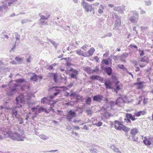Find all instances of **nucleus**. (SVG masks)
Listing matches in <instances>:
<instances>
[{"mask_svg": "<svg viewBox=\"0 0 153 153\" xmlns=\"http://www.w3.org/2000/svg\"><path fill=\"white\" fill-rule=\"evenodd\" d=\"M72 73L77 76L78 74V71L76 70H74V71L72 72Z\"/></svg>", "mask_w": 153, "mask_h": 153, "instance_id": "13d9d810", "label": "nucleus"}, {"mask_svg": "<svg viewBox=\"0 0 153 153\" xmlns=\"http://www.w3.org/2000/svg\"><path fill=\"white\" fill-rule=\"evenodd\" d=\"M39 137L40 138L43 140H46L49 138V137L44 134H42L39 135Z\"/></svg>", "mask_w": 153, "mask_h": 153, "instance_id": "c9c22d12", "label": "nucleus"}, {"mask_svg": "<svg viewBox=\"0 0 153 153\" xmlns=\"http://www.w3.org/2000/svg\"><path fill=\"white\" fill-rule=\"evenodd\" d=\"M145 3L146 5L148 6H149L151 4V2L150 1H146Z\"/></svg>", "mask_w": 153, "mask_h": 153, "instance_id": "69168bd1", "label": "nucleus"}, {"mask_svg": "<svg viewBox=\"0 0 153 153\" xmlns=\"http://www.w3.org/2000/svg\"><path fill=\"white\" fill-rule=\"evenodd\" d=\"M128 56V54L127 53H124L121 56V57L124 59Z\"/></svg>", "mask_w": 153, "mask_h": 153, "instance_id": "de8ad7c7", "label": "nucleus"}, {"mask_svg": "<svg viewBox=\"0 0 153 153\" xmlns=\"http://www.w3.org/2000/svg\"><path fill=\"white\" fill-rule=\"evenodd\" d=\"M84 70L86 72V73L89 74L91 73H93V70H91V68L89 67H83Z\"/></svg>", "mask_w": 153, "mask_h": 153, "instance_id": "aec40b11", "label": "nucleus"}, {"mask_svg": "<svg viewBox=\"0 0 153 153\" xmlns=\"http://www.w3.org/2000/svg\"><path fill=\"white\" fill-rule=\"evenodd\" d=\"M31 22V20L28 19H23L21 21V23L22 24H24L26 23H27L28 22Z\"/></svg>", "mask_w": 153, "mask_h": 153, "instance_id": "58836bf2", "label": "nucleus"}, {"mask_svg": "<svg viewBox=\"0 0 153 153\" xmlns=\"http://www.w3.org/2000/svg\"><path fill=\"white\" fill-rule=\"evenodd\" d=\"M60 78L62 80L63 82L67 80V77L66 76H65L64 78H63L62 76H61Z\"/></svg>", "mask_w": 153, "mask_h": 153, "instance_id": "e2e57ef3", "label": "nucleus"}, {"mask_svg": "<svg viewBox=\"0 0 153 153\" xmlns=\"http://www.w3.org/2000/svg\"><path fill=\"white\" fill-rule=\"evenodd\" d=\"M15 39L16 40L19 41L20 39L21 36L17 32L15 33Z\"/></svg>", "mask_w": 153, "mask_h": 153, "instance_id": "ea45409f", "label": "nucleus"}, {"mask_svg": "<svg viewBox=\"0 0 153 153\" xmlns=\"http://www.w3.org/2000/svg\"><path fill=\"white\" fill-rule=\"evenodd\" d=\"M124 7H125L124 6L115 7L114 8V10L119 12L121 14H123L124 11L125 10Z\"/></svg>", "mask_w": 153, "mask_h": 153, "instance_id": "4468645a", "label": "nucleus"}, {"mask_svg": "<svg viewBox=\"0 0 153 153\" xmlns=\"http://www.w3.org/2000/svg\"><path fill=\"white\" fill-rule=\"evenodd\" d=\"M82 97H81L80 95L77 94L76 95V96H75V98L77 100H79L80 99H82Z\"/></svg>", "mask_w": 153, "mask_h": 153, "instance_id": "49530a36", "label": "nucleus"}, {"mask_svg": "<svg viewBox=\"0 0 153 153\" xmlns=\"http://www.w3.org/2000/svg\"><path fill=\"white\" fill-rule=\"evenodd\" d=\"M131 12L132 13H133V15H134L136 16H137V17H139V14L136 11V10L132 11H131Z\"/></svg>", "mask_w": 153, "mask_h": 153, "instance_id": "79ce46f5", "label": "nucleus"}, {"mask_svg": "<svg viewBox=\"0 0 153 153\" xmlns=\"http://www.w3.org/2000/svg\"><path fill=\"white\" fill-rule=\"evenodd\" d=\"M16 119H17L18 121L20 122L19 124H22L24 122L23 120V119L21 117V116H20V115H19L18 117H17L16 118Z\"/></svg>", "mask_w": 153, "mask_h": 153, "instance_id": "e433bc0d", "label": "nucleus"}, {"mask_svg": "<svg viewBox=\"0 0 153 153\" xmlns=\"http://www.w3.org/2000/svg\"><path fill=\"white\" fill-rule=\"evenodd\" d=\"M90 79L92 80H99L101 82H103L104 79L101 76L98 75H92L90 76Z\"/></svg>", "mask_w": 153, "mask_h": 153, "instance_id": "ddd939ff", "label": "nucleus"}, {"mask_svg": "<svg viewBox=\"0 0 153 153\" xmlns=\"http://www.w3.org/2000/svg\"><path fill=\"white\" fill-rule=\"evenodd\" d=\"M31 114V113L30 112H29L28 114H27L26 116L25 120H27L29 117V115Z\"/></svg>", "mask_w": 153, "mask_h": 153, "instance_id": "4d7b16f0", "label": "nucleus"}, {"mask_svg": "<svg viewBox=\"0 0 153 153\" xmlns=\"http://www.w3.org/2000/svg\"><path fill=\"white\" fill-rule=\"evenodd\" d=\"M117 66L119 68L122 69L125 71H127L128 70L123 65L118 64Z\"/></svg>", "mask_w": 153, "mask_h": 153, "instance_id": "2f4dec72", "label": "nucleus"}, {"mask_svg": "<svg viewBox=\"0 0 153 153\" xmlns=\"http://www.w3.org/2000/svg\"><path fill=\"white\" fill-rule=\"evenodd\" d=\"M81 4L84 9L87 12H91L92 10V6L89 4L85 1H83L81 2Z\"/></svg>", "mask_w": 153, "mask_h": 153, "instance_id": "7ed1b4c3", "label": "nucleus"}, {"mask_svg": "<svg viewBox=\"0 0 153 153\" xmlns=\"http://www.w3.org/2000/svg\"><path fill=\"white\" fill-rule=\"evenodd\" d=\"M12 117L13 119L16 118L19 115H18V111L16 110V107H12L11 108Z\"/></svg>", "mask_w": 153, "mask_h": 153, "instance_id": "9b49d317", "label": "nucleus"}, {"mask_svg": "<svg viewBox=\"0 0 153 153\" xmlns=\"http://www.w3.org/2000/svg\"><path fill=\"white\" fill-rule=\"evenodd\" d=\"M109 63V62L108 59H103L101 62L100 64L101 68L102 69H103L104 66L103 65V64H105L106 65H108Z\"/></svg>", "mask_w": 153, "mask_h": 153, "instance_id": "6ab92c4d", "label": "nucleus"}, {"mask_svg": "<svg viewBox=\"0 0 153 153\" xmlns=\"http://www.w3.org/2000/svg\"><path fill=\"white\" fill-rule=\"evenodd\" d=\"M76 115V112L71 110H69L67 114L65 116L67 118L66 119L69 121H71V119L74 117Z\"/></svg>", "mask_w": 153, "mask_h": 153, "instance_id": "0eeeda50", "label": "nucleus"}, {"mask_svg": "<svg viewBox=\"0 0 153 153\" xmlns=\"http://www.w3.org/2000/svg\"><path fill=\"white\" fill-rule=\"evenodd\" d=\"M49 100L46 97H44L42 98L41 100V102L42 103L44 104L46 102L49 101Z\"/></svg>", "mask_w": 153, "mask_h": 153, "instance_id": "f704fd0d", "label": "nucleus"}, {"mask_svg": "<svg viewBox=\"0 0 153 153\" xmlns=\"http://www.w3.org/2000/svg\"><path fill=\"white\" fill-rule=\"evenodd\" d=\"M47 40L49 41L53 45L55 48L57 49L58 44L54 41L52 39H48V38L47 39Z\"/></svg>", "mask_w": 153, "mask_h": 153, "instance_id": "a878e982", "label": "nucleus"}, {"mask_svg": "<svg viewBox=\"0 0 153 153\" xmlns=\"http://www.w3.org/2000/svg\"><path fill=\"white\" fill-rule=\"evenodd\" d=\"M18 0H11L8 3V5L9 6H11V5L14 3V2H16Z\"/></svg>", "mask_w": 153, "mask_h": 153, "instance_id": "c03bdc74", "label": "nucleus"}, {"mask_svg": "<svg viewBox=\"0 0 153 153\" xmlns=\"http://www.w3.org/2000/svg\"><path fill=\"white\" fill-rule=\"evenodd\" d=\"M103 97L100 94L95 95L93 97V101L97 102H101L103 99Z\"/></svg>", "mask_w": 153, "mask_h": 153, "instance_id": "9d476101", "label": "nucleus"}, {"mask_svg": "<svg viewBox=\"0 0 153 153\" xmlns=\"http://www.w3.org/2000/svg\"><path fill=\"white\" fill-rule=\"evenodd\" d=\"M104 69L107 74L109 75H111L112 74V70L110 67H105L103 69Z\"/></svg>", "mask_w": 153, "mask_h": 153, "instance_id": "a211bd4d", "label": "nucleus"}, {"mask_svg": "<svg viewBox=\"0 0 153 153\" xmlns=\"http://www.w3.org/2000/svg\"><path fill=\"white\" fill-rule=\"evenodd\" d=\"M16 98H19V100L20 101L21 103H24L25 102V98L24 96L23 95H21L19 96L18 97Z\"/></svg>", "mask_w": 153, "mask_h": 153, "instance_id": "c756f323", "label": "nucleus"}, {"mask_svg": "<svg viewBox=\"0 0 153 153\" xmlns=\"http://www.w3.org/2000/svg\"><path fill=\"white\" fill-rule=\"evenodd\" d=\"M70 77L72 78H75V79H76L77 78V75L72 73L70 74Z\"/></svg>", "mask_w": 153, "mask_h": 153, "instance_id": "3c124183", "label": "nucleus"}, {"mask_svg": "<svg viewBox=\"0 0 153 153\" xmlns=\"http://www.w3.org/2000/svg\"><path fill=\"white\" fill-rule=\"evenodd\" d=\"M116 148V146L114 145H112L111 146V148L114 151V149H115Z\"/></svg>", "mask_w": 153, "mask_h": 153, "instance_id": "774afa93", "label": "nucleus"}, {"mask_svg": "<svg viewBox=\"0 0 153 153\" xmlns=\"http://www.w3.org/2000/svg\"><path fill=\"white\" fill-rule=\"evenodd\" d=\"M91 102V99L90 97H88L87 99L85 100V102L87 105H90Z\"/></svg>", "mask_w": 153, "mask_h": 153, "instance_id": "72a5a7b5", "label": "nucleus"}, {"mask_svg": "<svg viewBox=\"0 0 153 153\" xmlns=\"http://www.w3.org/2000/svg\"><path fill=\"white\" fill-rule=\"evenodd\" d=\"M139 19V18L135 16L134 15H132L129 18V20L132 23H136Z\"/></svg>", "mask_w": 153, "mask_h": 153, "instance_id": "f3484780", "label": "nucleus"}, {"mask_svg": "<svg viewBox=\"0 0 153 153\" xmlns=\"http://www.w3.org/2000/svg\"><path fill=\"white\" fill-rule=\"evenodd\" d=\"M143 143L146 145L150 146L151 144L150 141L148 140V138L145 137L144 140L143 141Z\"/></svg>", "mask_w": 153, "mask_h": 153, "instance_id": "393cba45", "label": "nucleus"}, {"mask_svg": "<svg viewBox=\"0 0 153 153\" xmlns=\"http://www.w3.org/2000/svg\"><path fill=\"white\" fill-rule=\"evenodd\" d=\"M17 84H10L9 85V88L7 92V94L9 96H12L17 91L20 90L22 91H28L30 88L29 85H26L25 84L20 85L19 84H22L25 82L26 79L24 78H19L16 80Z\"/></svg>", "mask_w": 153, "mask_h": 153, "instance_id": "f257e3e1", "label": "nucleus"}, {"mask_svg": "<svg viewBox=\"0 0 153 153\" xmlns=\"http://www.w3.org/2000/svg\"><path fill=\"white\" fill-rule=\"evenodd\" d=\"M115 104L119 107H122L124 104V100L122 97H119L117 99Z\"/></svg>", "mask_w": 153, "mask_h": 153, "instance_id": "6e6552de", "label": "nucleus"}, {"mask_svg": "<svg viewBox=\"0 0 153 153\" xmlns=\"http://www.w3.org/2000/svg\"><path fill=\"white\" fill-rule=\"evenodd\" d=\"M48 19V17H47L43 15L42 16H41V17H40V19L39 20H47Z\"/></svg>", "mask_w": 153, "mask_h": 153, "instance_id": "864d4df0", "label": "nucleus"}, {"mask_svg": "<svg viewBox=\"0 0 153 153\" xmlns=\"http://www.w3.org/2000/svg\"><path fill=\"white\" fill-rule=\"evenodd\" d=\"M88 46L87 45H84L82 48H81L83 49L85 51H86L88 49Z\"/></svg>", "mask_w": 153, "mask_h": 153, "instance_id": "603ef678", "label": "nucleus"}, {"mask_svg": "<svg viewBox=\"0 0 153 153\" xmlns=\"http://www.w3.org/2000/svg\"><path fill=\"white\" fill-rule=\"evenodd\" d=\"M129 46H130L132 48H134L136 49H137V47L136 45H132V44H131Z\"/></svg>", "mask_w": 153, "mask_h": 153, "instance_id": "680f3d73", "label": "nucleus"}, {"mask_svg": "<svg viewBox=\"0 0 153 153\" xmlns=\"http://www.w3.org/2000/svg\"><path fill=\"white\" fill-rule=\"evenodd\" d=\"M102 122L100 121H99L97 123H96L94 124V125H95L98 127H100L102 126Z\"/></svg>", "mask_w": 153, "mask_h": 153, "instance_id": "a18cd8bd", "label": "nucleus"}, {"mask_svg": "<svg viewBox=\"0 0 153 153\" xmlns=\"http://www.w3.org/2000/svg\"><path fill=\"white\" fill-rule=\"evenodd\" d=\"M49 76L50 77L53 78L54 82L55 83H58L57 79L58 76L57 73H50Z\"/></svg>", "mask_w": 153, "mask_h": 153, "instance_id": "f8f14e48", "label": "nucleus"}, {"mask_svg": "<svg viewBox=\"0 0 153 153\" xmlns=\"http://www.w3.org/2000/svg\"><path fill=\"white\" fill-rule=\"evenodd\" d=\"M39 24L41 25H43L45 24L48 25V23L47 22H45V21H41L39 23Z\"/></svg>", "mask_w": 153, "mask_h": 153, "instance_id": "8fccbe9b", "label": "nucleus"}, {"mask_svg": "<svg viewBox=\"0 0 153 153\" xmlns=\"http://www.w3.org/2000/svg\"><path fill=\"white\" fill-rule=\"evenodd\" d=\"M114 16H115V18L116 19L114 25L115 27L121 26V23L120 18L119 17L117 14H115Z\"/></svg>", "mask_w": 153, "mask_h": 153, "instance_id": "1a4fd4ad", "label": "nucleus"}, {"mask_svg": "<svg viewBox=\"0 0 153 153\" xmlns=\"http://www.w3.org/2000/svg\"><path fill=\"white\" fill-rule=\"evenodd\" d=\"M145 83L144 81H140L136 82L134 83V85H137L138 86L137 87V89H141L143 88V84Z\"/></svg>", "mask_w": 153, "mask_h": 153, "instance_id": "2eb2a0df", "label": "nucleus"}, {"mask_svg": "<svg viewBox=\"0 0 153 153\" xmlns=\"http://www.w3.org/2000/svg\"><path fill=\"white\" fill-rule=\"evenodd\" d=\"M115 88L114 91L116 93H117L118 91L120 90V88L117 83L115 84Z\"/></svg>", "mask_w": 153, "mask_h": 153, "instance_id": "473e14b6", "label": "nucleus"}, {"mask_svg": "<svg viewBox=\"0 0 153 153\" xmlns=\"http://www.w3.org/2000/svg\"><path fill=\"white\" fill-rule=\"evenodd\" d=\"M45 108L40 107L38 109V111H37V113L38 114L40 113L42 111H44L45 110Z\"/></svg>", "mask_w": 153, "mask_h": 153, "instance_id": "4c0bfd02", "label": "nucleus"}, {"mask_svg": "<svg viewBox=\"0 0 153 153\" xmlns=\"http://www.w3.org/2000/svg\"><path fill=\"white\" fill-rule=\"evenodd\" d=\"M95 51V49L93 48H91L90 50H89L88 52V53L89 55H87V56H92Z\"/></svg>", "mask_w": 153, "mask_h": 153, "instance_id": "c85d7f7f", "label": "nucleus"}, {"mask_svg": "<svg viewBox=\"0 0 153 153\" xmlns=\"http://www.w3.org/2000/svg\"><path fill=\"white\" fill-rule=\"evenodd\" d=\"M114 123V128L117 130H122L125 132H128L130 130V128L124 126L121 123L118 121L115 120Z\"/></svg>", "mask_w": 153, "mask_h": 153, "instance_id": "f03ea898", "label": "nucleus"}, {"mask_svg": "<svg viewBox=\"0 0 153 153\" xmlns=\"http://www.w3.org/2000/svg\"><path fill=\"white\" fill-rule=\"evenodd\" d=\"M94 72H97L99 71V68L96 66V67L93 70Z\"/></svg>", "mask_w": 153, "mask_h": 153, "instance_id": "0e129e2a", "label": "nucleus"}, {"mask_svg": "<svg viewBox=\"0 0 153 153\" xmlns=\"http://www.w3.org/2000/svg\"><path fill=\"white\" fill-rule=\"evenodd\" d=\"M38 79L37 76L35 74H33V75L30 78V81H33L36 82L37 81Z\"/></svg>", "mask_w": 153, "mask_h": 153, "instance_id": "cd10ccee", "label": "nucleus"}, {"mask_svg": "<svg viewBox=\"0 0 153 153\" xmlns=\"http://www.w3.org/2000/svg\"><path fill=\"white\" fill-rule=\"evenodd\" d=\"M10 138L13 140L17 141H24L23 138L19 133H16L10 134Z\"/></svg>", "mask_w": 153, "mask_h": 153, "instance_id": "39448f33", "label": "nucleus"}, {"mask_svg": "<svg viewBox=\"0 0 153 153\" xmlns=\"http://www.w3.org/2000/svg\"><path fill=\"white\" fill-rule=\"evenodd\" d=\"M37 114L38 113H37V111H36L35 114H33L32 117V120H34V118L37 116Z\"/></svg>", "mask_w": 153, "mask_h": 153, "instance_id": "bf43d9fd", "label": "nucleus"}, {"mask_svg": "<svg viewBox=\"0 0 153 153\" xmlns=\"http://www.w3.org/2000/svg\"><path fill=\"white\" fill-rule=\"evenodd\" d=\"M86 112L88 115L91 116L93 112L91 109H88L86 111Z\"/></svg>", "mask_w": 153, "mask_h": 153, "instance_id": "37998d69", "label": "nucleus"}, {"mask_svg": "<svg viewBox=\"0 0 153 153\" xmlns=\"http://www.w3.org/2000/svg\"><path fill=\"white\" fill-rule=\"evenodd\" d=\"M75 52L77 54L79 55H81L84 57L87 56V55H85L84 52L82 51L80 49H77L76 51Z\"/></svg>", "mask_w": 153, "mask_h": 153, "instance_id": "5701e85b", "label": "nucleus"}, {"mask_svg": "<svg viewBox=\"0 0 153 153\" xmlns=\"http://www.w3.org/2000/svg\"><path fill=\"white\" fill-rule=\"evenodd\" d=\"M66 65L67 66H69L71 65H72V64L71 63L68 62L67 61L66 63Z\"/></svg>", "mask_w": 153, "mask_h": 153, "instance_id": "338daca9", "label": "nucleus"}, {"mask_svg": "<svg viewBox=\"0 0 153 153\" xmlns=\"http://www.w3.org/2000/svg\"><path fill=\"white\" fill-rule=\"evenodd\" d=\"M15 59L18 62H20L21 61L22 59L21 58H19V57L16 56L15 57Z\"/></svg>", "mask_w": 153, "mask_h": 153, "instance_id": "6e6d98bb", "label": "nucleus"}, {"mask_svg": "<svg viewBox=\"0 0 153 153\" xmlns=\"http://www.w3.org/2000/svg\"><path fill=\"white\" fill-rule=\"evenodd\" d=\"M77 94V93L76 92H74L71 93V94L70 95V96L71 97H75Z\"/></svg>", "mask_w": 153, "mask_h": 153, "instance_id": "5fc2aeb1", "label": "nucleus"}, {"mask_svg": "<svg viewBox=\"0 0 153 153\" xmlns=\"http://www.w3.org/2000/svg\"><path fill=\"white\" fill-rule=\"evenodd\" d=\"M140 61L141 62H145L146 63H148L149 62V60L147 57L144 56L141 58Z\"/></svg>", "mask_w": 153, "mask_h": 153, "instance_id": "bb28decb", "label": "nucleus"}, {"mask_svg": "<svg viewBox=\"0 0 153 153\" xmlns=\"http://www.w3.org/2000/svg\"><path fill=\"white\" fill-rule=\"evenodd\" d=\"M104 85H105L106 89H111L112 88L111 86L112 85V82L110 81L105 80V81Z\"/></svg>", "mask_w": 153, "mask_h": 153, "instance_id": "dca6fc26", "label": "nucleus"}, {"mask_svg": "<svg viewBox=\"0 0 153 153\" xmlns=\"http://www.w3.org/2000/svg\"><path fill=\"white\" fill-rule=\"evenodd\" d=\"M114 151L116 152V153H121V152L119 150V149L117 148L114 149Z\"/></svg>", "mask_w": 153, "mask_h": 153, "instance_id": "052dcab7", "label": "nucleus"}, {"mask_svg": "<svg viewBox=\"0 0 153 153\" xmlns=\"http://www.w3.org/2000/svg\"><path fill=\"white\" fill-rule=\"evenodd\" d=\"M126 118H130L132 121H134L137 119L135 117V116L134 114V115H132L131 114L126 113Z\"/></svg>", "mask_w": 153, "mask_h": 153, "instance_id": "412c9836", "label": "nucleus"}, {"mask_svg": "<svg viewBox=\"0 0 153 153\" xmlns=\"http://www.w3.org/2000/svg\"><path fill=\"white\" fill-rule=\"evenodd\" d=\"M19 98H16L15 99L16 106H14V107H16V108H20L22 107V105L21 104H22L23 103H21L20 101L19 100Z\"/></svg>", "mask_w": 153, "mask_h": 153, "instance_id": "4be33fe9", "label": "nucleus"}, {"mask_svg": "<svg viewBox=\"0 0 153 153\" xmlns=\"http://www.w3.org/2000/svg\"><path fill=\"white\" fill-rule=\"evenodd\" d=\"M124 122H126L127 123H131V119L128 118L124 119Z\"/></svg>", "mask_w": 153, "mask_h": 153, "instance_id": "09e8293b", "label": "nucleus"}, {"mask_svg": "<svg viewBox=\"0 0 153 153\" xmlns=\"http://www.w3.org/2000/svg\"><path fill=\"white\" fill-rule=\"evenodd\" d=\"M104 9V7L102 5H100L99 7V8L98 10V12L100 14H101L103 13V10Z\"/></svg>", "mask_w": 153, "mask_h": 153, "instance_id": "7c9ffc66", "label": "nucleus"}, {"mask_svg": "<svg viewBox=\"0 0 153 153\" xmlns=\"http://www.w3.org/2000/svg\"><path fill=\"white\" fill-rule=\"evenodd\" d=\"M138 132V129L136 128H134L131 129L130 134L131 135V137L132 140L134 141H137L138 137L136 136V134Z\"/></svg>", "mask_w": 153, "mask_h": 153, "instance_id": "20e7f679", "label": "nucleus"}, {"mask_svg": "<svg viewBox=\"0 0 153 153\" xmlns=\"http://www.w3.org/2000/svg\"><path fill=\"white\" fill-rule=\"evenodd\" d=\"M146 114V112L145 111H140L137 112H136L134 113L135 116L138 117L140 116L141 115H144Z\"/></svg>", "mask_w": 153, "mask_h": 153, "instance_id": "b1692460", "label": "nucleus"}, {"mask_svg": "<svg viewBox=\"0 0 153 153\" xmlns=\"http://www.w3.org/2000/svg\"><path fill=\"white\" fill-rule=\"evenodd\" d=\"M89 151L91 153H97L98 150L96 149L91 148Z\"/></svg>", "mask_w": 153, "mask_h": 153, "instance_id": "a19ab883", "label": "nucleus"}, {"mask_svg": "<svg viewBox=\"0 0 153 153\" xmlns=\"http://www.w3.org/2000/svg\"><path fill=\"white\" fill-rule=\"evenodd\" d=\"M62 86H53L52 87L48 89V91H50L52 90L53 91H55L53 93V95L54 96H56L58 94H59L60 92L61 91V90L60 89V88H62Z\"/></svg>", "mask_w": 153, "mask_h": 153, "instance_id": "423d86ee", "label": "nucleus"}]
</instances>
